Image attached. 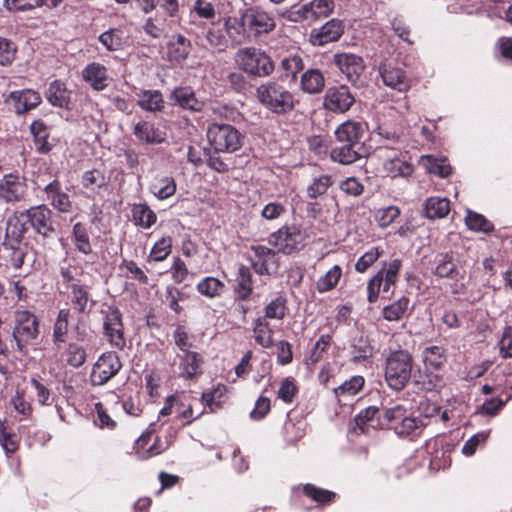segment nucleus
<instances>
[{
	"label": "nucleus",
	"mask_w": 512,
	"mask_h": 512,
	"mask_svg": "<svg viewBox=\"0 0 512 512\" xmlns=\"http://www.w3.org/2000/svg\"><path fill=\"white\" fill-rule=\"evenodd\" d=\"M258 101L270 112L282 115L295 107L294 95L282 84L268 81L256 89Z\"/></svg>",
	"instance_id": "nucleus-1"
},
{
	"label": "nucleus",
	"mask_w": 512,
	"mask_h": 512,
	"mask_svg": "<svg viewBox=\"0 0 512 512\" xmlns=\"http://www.w3.org/2000/svg\"><path fill=\"white\" fill-rule=\"evenodd\" d=\"M413 358L406 350L392 351L386 358L385 380L396 391L402 390L410 380Z\"/></svg>",
	"instance_id": "nucleus-2"
},
{
	"label": "nucleus",
	"mask_w": 512,
	"mask_h": 512,
	"mask_svg": "<svg viewBox=\"0 0 512 512\" xmlns=\"http://www.w3.org/2000/svg\"><path fill=\"white\" fill-rule=\"evenodd\" d=\"M234 61L240 70L253 77H266L274 71L271 57L256 47L239 49Z\"/></svg>",
	"instance_id": "nucleus-3"
},
{
	"label": "nucleus",
	"mask_w": 512,
	"mask_h": 512,
	"mask_svg": "<svg viewBox=\"0 0 512 512\" xmlns=\"http://www.w3.org/2000/svg\"><path fill=\"white\" fill-rule=\"evenodd\" d=\"M14 323L12 338L17 351L25 356L28 354V346L40 334L39 320L34 313L28 310H16L14 312Z\"/></svg>",
	"instance_id": "nucleus-4"
},
{
	"label": "nucleus",
	"mask_w": 512,
	"mask_h": 512,
	"mask_svg": "<svg viewBox=\"0 0 512 512\" xmlns=\"http://www.w3.org/2000/svg\"><path fill=\"white\" fill-rule=\"evenodd\" d=\"M385 428L392 429L399 437H409L416 434L423 427L420 418L408 415L403 405H396L388 408L384 412Z\"/></svg>",
	"instance_id": "nucleus-5"
},
{
	"label": "nucleus",
	"mask_w": 512,
	"mask_h": 512,
	"mask_svg": "<svg viewBox=\"0 0 512 512\" xmlns=\"http://www.w3.org/2000/svg\"><path fill=\"white\" fill-rule=\"evenodd\" d=\"M307 239L306 230L300 225L283 226L270 235L269 243L279 252L290 255L302 250Z\"/></svg>",
	"instance_id": "nucleus-6"
},
{
	"label": "nucleus",
	"mask_w": 512,
	"mask_h": 512,
	"mask_svg": "<svg viewBox=\"0 0 512 512\" xmlns=\"http://www.w3.org/2000/svg\"><path fill=\"white\" fill-rule=\"evenodd\" d=\"M207 137L216 152H234L242 146L243 137L232 125L212 123Z\"/></svg>",
	"instance_id": "nucleus-7"
},
{
	"label": "nucleus",
	"mask_w": 512,
	"mask_h": 512,
	"mask_svg": "<svg viewBox=\"0 0 512 512\" xmlns=\"http://www.w3.org/2000/svg\"><path fill=\"white\" fill-rule=\"evenodd\" d=\"M402 266L400 259H394L387 268L379 270L367 283V300L369 303H375L380 291L390 292L398 280L399 272Z\"/></svg>",
	"instance_id": "nucleus-8"
},
{
	"label": "nucleus",
	"mask_w": 512,
	"mask_h": 512,
	"mask_svg": "<svg viewBox=\"0 0 512 512\" xmlns=\"http://www.w3.org/2000/svg\"><path fill=\"white\" fill-rule=\"evenodd\" d=\"M103 315V333L109 344L119 350L126 346L122 314L118 308L108 306L101 310Z\"/></svg>",
	"instance_id": "nucleus-9"
},
{
	"label": "nucleus",
	"mask_w": 512,
	"mask_h": 512,
	"mask_svg": "<svg viewBox=\"0 0 512 512\" xmlns=\"http://www.w3.org/2000/svg\"><path fill=\"white\" fill-rule=\"evenodd\" d=\"M28 189L24 176L17 172L5 174L0 179V201L6 204L25 201Z\"/></svg>",
	"instance_id": "nucleus-10"
},
{
	"label": "nucleus",
	"mask_w": 512,
	"mask_h": 512,
	"mask_svg": "<svg viewBox=\"0 0 512 512\" xmlns=\"http://www.w3.org/2000/svg\"><path fill=\"white\" fill-rule=\"evenodd\" d=\"M122 363L115 352L103 353L93 365L90 380L92 385L106 384L120 371Z\"/></svg>",
	"instance_id": "nucleus-11"
},
{
	"label": "nucleus",
	"mask_w": 512,
	"mask_h": 512,
	"mask_svg": "<svg viewBox=\"0 0 512 512\" xmlns=\"http://www.w3.org/2000/svg\"><path fill=\"white\" fill-rule=\"evenodd\" d=\"M355 98L345 85L330 87L324 96V107L334 113H345L354 104Z\"/></svg>",
	"instance_id": "nucleus-12"
},
{
	"label": "nucleus",
	"mask_w": 512,
	"mask_h": 512,
	"mask_svg": "<svg viewBox=\"0 0 512 512\" xmlns=\"http://www.w3.org/2000/svg\"><path fill=\"white\" fill-rule=\"evenodd\" d=\"M335 8L334 0H313L293 11L292 20H310L328 17Z\"/></svg>",
	"instance_id": "nucleus-13"
},
{
	"label": "nucleus",
	"mask_w": 512,
	"mask_h": 512,
	"mask_svg": "<svg viewBox=\"0 0 512 512\" xmlns=\"http://www.w3.org/2000/svg\"><path fill=\"white\" fill-rule=\"evenodd\" d=\"M251 250L253 251V256L250 257V261L257 274H271L278 268L275 251L263 245L252 246Z\"/></svg>",
	"instance_id": "nucleus-14"
},
{
	"label": "nucleus",
	"mask_w": 512,
	"mask_h": 512,
	"mask_svg": "<svg viewBox=\"0 0 512 512\" xmlns=\"http://www.w3.org/2000/svg\"><path fill=\"white\" fill-rule=\"evenodd\" d=\"M244 23L248 28V35L255 37L269 33L275 28L274 19L265 11L248 9L244 12Z\"/></svg>",
	"instance_id": "nucleus-15"
},
{
	"label": "nucleus",
	"mask_w": 512,
	"mask_h": 512,
	"mask_svg": "<svg viewBox=\"0 0 512 512\" xmlns=\"http://www.w3.org/2000/svg\"><path fill=\"white\" fill-rule=\"evenodd\" d=\"M379 74L387 87L400 93H406L411 87L410 80L406 76L405 71L393 66L390 62H384L379 66Z\"/></svg>",
	"instance_id": "nucleus-16"
},
{
	"label": "nucleus",
	"mask_w": 512,
	"mask_h": 512,
	"mask_svg": "<svg viewBox=\"0 0 512 512\" xmlns=\"http://www.w3.org/2000/svg\"><path fill=\"white\" fill-rule=\"evenodd\" d=\"M344 33V24L339 19H331L310 33V42L314 46H324L340 39Z\"/></svg>",
	"instance_id": "nucleus-17"
},
{
	"label": "nucleus",
	"mask_w": 512,
	"mask_h": 512,
	"mask_svg": "<svg viewBox=\"0 0 512 512\" xmlns=\"http://www.w3.org/2000/svg\"><path fill=\"white\" fill-rule=\"evenodd\" d=\"M334 63L346 75L347 80L355 83L365 69L362 57L352 53H338L334 56Z\"/></svg>",
	"instance_id": "nucleus-18"
},
{
	"label": "nucleus",
	"mask_w": 512,
	"mask_h": 512,
	"mask_svg": "<svg viewBox=\"0 0 512 512\" xmlns=\"http://www.w3.org/2000/svg\"><path fill=\"white\" fill-rule=\"evenodd\" d=\"M22 215H25L33 229L43 235L48 236L54 231L51 221V211L45 205L34 206L27 209Z\"/></svg>",
	"instance_id": "nucleus-19"
},
{
	"label": "nucleus",
	"mask_w": 512,
	"mask_h": 512,
	"mask_svg": "<svg viewBox=\"0 0 512 512\" xmlns=\"http://www.w3.org/2000/svg\"><path fill=\"white\" fill-rule=\"evenodd\" d=\"M168 444H163L152 431L143 433L135 442V453L141 460H147L165 451Z\"/></svg>",
	"instance_id": "nucleus-20"
},
{
	"label": "nucleus",
	"mask_w": 512,
	"mask_h": 512,
	"mask_svg": "<svg viewBox=\"0 0 512 512\" xmlns=\"http://www.w3.org/2000/svg\"><path fill=\"white\" fill-rule=\"evenodd\" d=\"M12 102L17 114H24L27 111L36 108L42 101L41 95L34 90L26 89L21 91H12L7 99Z\"/></svg>",
	"instance_id": "nucleus-21"
},
{
	"label": "nucleus",
	"mask_w": 512,
	"mask_h": 512,
	"mask_svg": "<svg viewBox=\"0 0 512 512\" xmlns=\"http://www.w3.org/2000/svg\"><path fill=\"white\" fill-rule=\"evenodd\" d=\"M47 200L50 204L60 212H69L72 208L70 197L66 194L61 187L58 180L54 179L44 187Z\"/></svg>",
	"instance_id": "nucleus-22"
},
{
	"label": "nucleus",
	"mask_w": 512,
	"mask_h": 512,
	"mask_svg": "<svg viewBox=\"0 0 512 512\" xmlns=\"http://www.w3.org/2000/svg\"><path fill=\"white\" fill-rule=\"evenodd\" d=\"M82 76L94 90L101 91L108 86L109 77L107 69L100 63L93 62L88 64L83 69Z\"/></svg>",
	"instance_id": "nucleus-23"
},
{
	"label": "nucleus",
	"mask_w": 512,
	"mask_h": 512,
	"mask_svg": "<svg viewBox=\"0 0 512 512\" xmlns=\"http://www.w3.org/2000/svg\"><path fill=\"white\" fill-rule=\"evenodd\" d=\"M133 134L145 144H159L165 140V134L146 120H139L134 124Z\"/></svg>",
	"instance_id": "nucleus-24"
},
{
	"label": "nucleus",
	"mask_w": 512,
	"mask_h": 512,
	"mask_svg": "<svg viewBox=\"0 0 512 512\" xmlns=\"http://www.w3.org/2000/svg\"><path fill=\"white\" fill-rule=\"evenodd\" d=\"M383 167L387 175L391 178H406L411 176L414 171L413 165L405 158V156L398 153L388 156Z\"/></svg>",
	"instance_id": "nucleus-25"
},
{
	"label": "nucleus",
	"mask_w": 512,
	"mask_h": 512,
	"mask_svg": "<svg viewBox=\"0 0 512 512\" xmlns=\"http://www.w3.org/2000/svg\"><path fill=\"white\" fill-rule=\"evenodd\" d=\"M180 357V376L185 379H193L202 373L203 359L199 353L186 351Z\"/></svg>",
	"instance_id": "nucleus-26"
},
{
	"label": "nucleus",
	"mask_w": 512,
	"mask_h": 512,
	"mask_svg": "<svg viewBox=\"0 0 512 512\" xmlns=\"http://www.w3.org/2000/svg\"><path fill=\"white\" fill-rule=\"evenodd\" d=\"M364 133L362 123L348 120L337 127L335 136L339 143H351L360 145Z\"/></svg>",
	"instance_id": "nucleus-27"
},
{
	"label": "nucleus",
	"mask_w": 512,
	"mask_h": 512,
	"mask_svg": "<svg viewBox=\"0 0 512 512\" xmlns=\"http://www.w3.org/2000/svg\"><path fill=\"white\" fill-rule=\"evenodd\" d=\"M361 145L351 143H341L330 151V158L333 162L342 165H350L362 157L360 152Z\"/></svg>",
	"instance_id": "nucleus-28"
},
{
	"label": "nucleus",
	"mask_w": 512,
	"mask_h": 512,
	"mask_svg": "<svg viewBox=\"0 0 512 512\" xmlns=\"http://www.w3.org/2000/svg\"><path fill=\"white\" fill-rule=\"evenodd\" d=\"M379 412L378 407L370 406L357 414L355 417L356 427L362 433H368L370 428L383 429L386 425L383 424L384 416L382 418L377 417Z\"/></svg>",
	"instance_id": "nucleus-29"
},
{
	"label": "nucleus",
	"mask_w": 512,
	"mask_h": 512,
	"mask_svg": "<svg viewBox=\"0 0 512 512\" xmlns=\"http://www.w3.org/2000/svg\"><path fill=\"white\" fill-rule=\"evenodd\" d=\"M423 212L430 220L445 218L450 212V201L445 197H429L423 204Z\"/></svg>",
	"instance_id": "nucleus-30"
},
{
	"label": "nucleus",
	"mask_w": 512,
	"mask_h": 512,
	"mask_svg": "<svg viewBox=\"0 0 512 512\" xmlns=\"http://www.w3.org/2000/svg\"><path fill=\"white\" fill-rule=\"evenodd\" d=\"M30 132L34 138L36 150L46 154L52 150L53 145L48 141L50 129L43 120L38 119L30 124Z\"/></svg>",
	"instance_id": "nucleus-31"
},
{
	"label": "nucleus",
	"mask_w": 512,
	"mask_h": 512,
	"mask_svg": "<svg viewBox=\"0 0 512 512\" xmlns=\"http://www.w3.org/2000/svg\"><path fill=\"white\" fill-rule=\"evenodd\" d=\"M422 361L428 370H439L447 362V355L444 347L433 345L422 350Z\"/></svg>",
	"instance_id": "nucleus-32"
},
{
	"label": "nucleus",
	"mask_w": 512,
	"mask_h": 512,
	"mask_svg": "<svg viewBox=\"0 0 512 512\" xmlns=\"http://www.w3.org/2000/svg\"><path fill=\"white\" fill-rule=\"evenodd\" d=\"M252 332L258 345L266 349L273 347V330L265 318L258 317L254 320Z\"/></svg>",
	"instance_id": "nucleus-33"
},
{
	"label": "nucleus",
	"mask_w": 512,
	"mask_h": 512,
	"mask_svg": "<svg viewBox=\"0 0 512 512\" xmlns=\"http://www.w3.org/2000/svg\"><path fill=\"white\" fill-rule=\"evenodd\" d=\"M131 212L134 224L143 229L151 228L157 221V215L146 203L133 204Z\"/></svg>",
	"instance_id": "nucleus-34"
},
{
	"label": "nucleus",
	"mask_w": 512,
	"mask_h": 512,
	"mask_svg": "<svg viewBox=\"0 0 512 512\" xmlns=\"http://www.w3.org/2000/svg\"><path fill=\"white\" fill-rule=\"evenodd\" d=\"M419 165L428 173L445 178L451 174V166L445 158H435L432 155H423L419 159Z\"/></svg>",
	"instance_id": "nucleus-35"
},
{
	"label": "nucleus",
	"mask_w": 512,
	"mask_h": 512,
	"mask_svg": "<svg viewBox=\"0 0 512 512\" xmlns=\"http://www.w3.org/2000/svg\"><path fill=\"white\" fill-rule=\"evenodd\" d=\"M46 97L53 106L61 108H67L70 102L66 85L60 80H54L50 83Z\"/></svg>",
	"instance_id": "nucleus-36"
},
{
	"label": "nucleus",
	"mask_w": 512,
	"mask_h": 512,
	"mask_svg": "<svg viewBox=\"0 0 512 512\" xmlns=\"http://www.w3.org/2000/svg\"><path fill=\"white\" fill-rule=\"evenodd\" d=\"M137 104L146 111H160L164 107L163 96L158 90H141L138 94Z\"/></svg>",
	"instance_id": "nucleus-37"
},
{
	"label": "nucleus",
	"mask_w": 512,
	"mask_h": 512,
	"mask_svg": "<svg viewBox=\"0 0 512 512\" xmlns=\"http://www.w3.org/2000/svg\"><path fill=\"white\" fill-rule=\"evenodd\" d=\"M70 315L71 312L67 308L61 309L58 312L52 333V341L57 347L66 342Z\"/></svg>",
	"instance_id": "nucleus-38"
},
{
	"label": "nucleus",
	"mask_w": 512,
	"mask_h": 512,
	"mask_svg": "<svg viewBox=\"0 0 512 512\" xmlns=\"http://www.w3.org/2000/svg\"><path fill=\"white\" fill-rule=\"evenodd\" d=\"M325 86L323 74L318 69L307 70L301 77V88L309 94H316L322 91Z\"/></svg>",
	"instance_id": "nucleus-39"
},
{
	"label": "nucleus",
	"mask_w": 512,
	"mask_h": 512,
	"mask_svg": "<svg viewBox=\"0 0 512 512\" xmlns=\"http://www.w3.org/2000/svg\"><path fill=\"white\" fill-rule=\"evenodd\" d=\"M70 290V300L73 308L78 313H85L90 300L88 286L81 285L79 283H72L70 285Z\"/></svg>",
	"instance_id": "nucleus-40"
},
{
	"label": "nucleus",
	"mask_w": 512,
	"mask_h": 512,
	"mask_svg": "<svg viewBox=\"0 0 512 512\" xmlns=\"http://www.w3.org/2000/svg\"><path fill=\"white\" fill-rule=\"evenodd\" d=\"M410 300L408 297H401L390 305L383 308L382 314L387 321H399L408 315Z\"/></svg>",
	"instance_id": "nucleus-41"
},
{
	"label": "nucleus",
	"mask_w": 512,
	"mask_h": 512,
	"mask_svg": "<svg viewBox=\"0 0 512 512\" xmlns=\"http://www.w3.org/2000/svg\"><path fill=\"white\" fill-rule=\"evenodd\" d=\"M150 191L159 200H165L175 194V180L168 176L157 178L151 184Z\"/></svg>",
	"instance_id": "nucleus-42"
},
{
	"label": "nucleus",
	"mask_w": 512,
	"mask_h": 512,
	"mask_svg": "<svg viewBox=\"0 0 512 512\" xmlns=\"http://www.w3.org/2000/svg\"><path fill=\"white\" fill-rule=\"evenodd\" d=\"M434 272L439 277L456 279L458 270L453 255L450 253L438 255Z\"/></svg>",
	"instance_id": "nucleus-43"
},
{
	"label": "nucleus",
	"mask_w": 512,
	"mask_h": 512,
	"mask_svg": "<svg viewBox=\"0 0 512 512\" xmlns=\"http://www.w3.org/2000/svg\"><path fill=\"white\" fill-rule=\"evenodd\" d=\"M190 53V41L182 35L169 43L168 57L171 61L180 63L184 61Z\"/></svg>",
	"instance_id": "nucleus-44"
},
{
	"label": "nucleus",
	"mask_w": 512,
	"mask_h": 512,
	"mask_svg": "<svg viewBox=\"0 0 512 512\" xmlns=\"http://www.w3.org/2000/svg\"><path fill=\"white\" fill-rule=\"evenodd\" d=\"M173 98L185 109L199 111L202 108V103L198 101L194 92L188 87L175 89L173 91Z\"/></svg>",
	"instance_id": "nucleus-45"
},
{
	"label": "nucleus",
	"mask_w": 512,
	"mask_h": 512,
	"mask_svg": "<svg viewBox=\"0 0 512 512\" xmlns=\"http://www.w3.org/2000/svg\"><path fill=\"white\" fill-rule=\"evenodd\" d=\"M225 30L229 37L238 42H242L248 35V28L244 23V13L240 18L228 17L224 23Z\"/></svg>",
	"instance_id": "nucleus-46"
},
{
	"label": "nucleus",
	"mask_w": 512,
	"mask_h": 512,
	"mask_svg": "<svg viewBox=\"0 0 512 512\" xmlns=\"http://www.w3.org/2000/svg\"><path fill=\"white\" fill-rule=\"evenodd\" d=\"M224 283L215 277H205L197 285V291L208 298H215L222 294L224 290Z\"/></svg>",
	"instance_id": "nucleus-47"
},
{
	"label": "nucleus",
	"mask_w": 512,
	"mask_h": 512,
	"mask_svg": "<svg viewBox=\"0 0 512 512\" xmlns=\"http://www.w3.org/2000/svg\"><path fill=\"white\" fill-rule=\"evenodd\" d=\"M342 276V268L334 265L325 275L320 277L316 282V289L319 293H325L336 287Z\"/></svg>",
	"instance_id": "nucleus-48"
},
{
	"label": "nucleus",
	"mask_w": 512,
	"mask_h": 512,
	"mask_svg": "<svg viewBox=\"0 0 512 512\" xmlns=\"http://www.w3.org/2000/svg\"><path fill=\"white\" fill-rule=\"evenodd\" d=\"M86 356L85 348L74 342L69 343L63 352L67 364L74 368L81 367L86 361Z\"/></svg>",
	"instance_id": "nucleus-49"
},
{
	"label": "nucleus",
	"mask_w": 512,
	"mask_h": 512,
	"mask_svg": "<svg viewBox=\"0 0 512 512\" xmlns=\"http://www.w3.org/2000/svg\"><path fill=\"white\" fill-rule=\"evenodd\" d=\"M365 380L362 376L356 375L334 388L337 398L355 396L364 386Z\"/></svg>",
	"instance_id": "nucleus-50"
},
{
	"label": "nucleus",
	"mask_w": 512,
	"mask_h": 512,
	"mask_svg": "<svg viewBox=\"0 0 512 512\" xmlns=\"http://www.w3.org/2000/svg\"><path fill=\"white\" fill-rule=\"evenodd\" d=\"M333 178L331 175L323 174L314 177L311 184L307 187V196L310 199H317L324 195L330 186L333 184Z\"/></svg>",
	"instance_id": "nucleus-51"
},
{
	"label": "nucleus",
	"mask_w": 512,
	"mask_h": 512,
	"mask_svg": "<svg viewBox=\"0 0 512 512\" xmlns=\"http://www.w3.org/2000/svg\"><path fill=\"white\" fill-rule=\"evenodd\" d=\"M236 293L241 300H246L252 293V276L249 268L244 265L238 270Z\"/></svg>",
	"instance_id": "nucleus-52"
},
{
	"label": "nucleus",
	"mask_w": 512,
	"mask_h": 512,
	"mask_svg": "<svg viewBox=\"0 0 512 512\" xmlns=\"http://www.w3.org/2000/svg\"><path fill=\"white\" fill-rule=\"evenodd\" d=\"M172 251V238L170 236L162 237L152 247L148 256V262H160L165 260Z\"/></svg>",
	"instance_id": "nucleus-53"
},
{
	"label": "nucleus",
	"mask_w": 512,
	"mask_h": 512,
	"mask_svg": "<svg viewBox=\"0 0 512 512\" xmlns=\"http://www.w3.org/2000/svg\"><path fill=\"white\" fill-rule=\"evenodd\" d=\"M286 309V299L278 296L264 307V315L260 317L267 321L268 319L282 320L286 315Z\"/></svg>",
	"instance_id": "nucleus-54"
},
{
	"label": "nucleus",
	"mask_w": 512,
	"mask_h": 512,
	"mask_svg": "<svg viewBox=\"0 0 512 512\" xmlns=\"http://www.w3.org/2000/svg\"><path fill=\"white\" fill-rule=\"evenodd\" d=\"M465 223L470 230L476 232L489 233L494 229L493 224L482 214L470 210L467 211Z\"/></svg>",
	"instance_id": "nucleus-55"
},
{
	"label": "nucleus",
	"mask_w": 512,
	"mask_h": 512,
	"mask_svg": "<svg viewBox=\"0 0 512 512\" xmlns=\"http://www.w3.org/2000/svg\"><path fill=\"white\" fill-rule=\"evenodd\" d=\"M352 361L361 363L372 357L373 348L366 338L355 339L352 344Z\"/></svg>",
	"instance_id": "nucleus-56"
},
{
	"label": "nucleus",
	"mask_w": 512,
	"mask_h": 512,
	"mask_svg": "<svg viewBox=\"0 0 512 512\" xmlns=\"http://www.w3.org/2000/svg\"><path fill=\"white\" fill-rule=\"evenodd\" d=\"M73 241L76 248L84 253L89 254L92 251L88 231L82 223L78 222L73 226Z\"/></svg>",
	"instance_id": "nucleus-57"
},
{
	"label": "nucleus",
	"mask_w": 512,
	"mask_h": 512,
	"mask_svg": "<svg viewBox=\"0 0 512 512\" xmlns=\"http://www.w3.org/2000/svg\"><path fill=\"white\" fill-rule=\"evenodd\" d=\"M303 491L306 496L322 505L333 502L336 497L334 492L316 487L313 484H306Z\"/></svg>",
	"instance_id": "nucleus-58"
},
{
	"label": "nucleus",
	"mask_w": 512,
	"mask_h": 512,
	"mask_svg": "<svg viewBox=\"0 0 512 512\" xmlns=\"http://www.w3.org/2000/svg\"><path fill=\"white\" fill-rule=\"evenodd\" d=\"M226 392V385L219 383L210 391L204 392L201 399L211 411H214L215 408H219L221 406L222 398L225 396Z\"/></svg>",
	"instance_id": "nucleus-59"
},
{
	"label": "nucleus",
	"mask_w": 512,
	"mask_h": 512,
	"mask_svg": "<svg viewBox=\"0 0 512 512\" xmlns=\"http://www.w3.org/2000/svg\"><path fill=\"white\" fill-rule=\"evenodd\" d=\"M331 343V336L324 334L321 335L306 358L307 365H315L322 360L324 353Z\"/></svg>",
	"instance_id": "nucleus-60"
},
{
	"label": "nucleus",
	"mask_w": 512,
	"mask_h": 512,
	"mask_svg": "<svg viewBox=\"0 0 512 512\" xmlns=\"http://www.w3.org/2000/svg\"><path fill=\"white\" fill-rule=\"evenodd\" d=\"M25 232L24 224L18 218L9 219L6 227V239L4 245L20 244V239Z\"/></svg>",
	"instance_id": "nucleus-61"
},
{
	"label": "nucleus",
	"mask_w": 512,
	"mask_h": 512,
	"mask_svg": "<svg viewBox=\"0 0 512 512\" xmlns=\"http://www.w3.org/2000/svg\"><path fill=\"white\" fill-rule=\"evenodd\" d=\"M383 254L379 247H372L365 252L356 262L355 270L359 273L366 272Z\"/></svg>",
	"instance_id": "nucleus-62"
},
{
	"label": "nucleus",
	"mask_w": 512,
	"mask_h": 512,
	"mask_svg": "<svg viewBox=\"0 0 512 512\" xmlns=\"http://www.w3.org/2000/svg\"><path fill=\"white\" fill-rule=\"evenodd\" d=\"M185 396H180V404L176 406V415L179 419L183 420V425L191 424L195 419L200 417L202 412L195 414L193 410V406Z\"/></svg>",
	"instance_id": "nucleus-63"
},
{
	"label": "nucleus",
	"mask_w": 512,
	"mask_h": 512,
	"mask_svg": "<svg viewBox=\"0 0 512 512\" xmlns=\"http://www.w3.org/2000/svg\"><path fill=\"white\" fill-rule=\"evenodd\" d=\"M99 41L109 50L116 51L122 47V33L118 29H110L99 36Z\"/></svg>",
	"instance_id": "nucleus-64"
}]
</instances>
